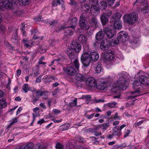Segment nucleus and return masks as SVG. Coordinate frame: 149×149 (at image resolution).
I'll list each match as a JSON object with an SVG mask.
<instances>
[{
	"mask_svg": "<svg viewBox=\"0 0 149 149\" xmlns=\"http://www.w3.org/2000/svg\"><path fill=\"white\" fill-rule=\"evenodd\" d=\"M124 19L128 24H132L136 22L137 19V15L136 13H132L128 15H125Z\"/></svg>",
	"mask_w": 149,
	"mask_h": 149,
	"instance_id": "obj_5",
	"label": "nucleus"
},
{
	"mask_svg": "<svg viewBox=\"0 0 149 149\" xmlns=\"http://www.w3.org/2000/svg\"><path fill=\"white\" fill-rule=\"evenodd\" d=\"M119 41L118 39L117 40H112L110 42V45L111 46H116L119 43Z\"/></svg>",
	"mask_w": 149,
	"mask_h": 149,
	"instance_id": "obj_39",
	"label": "nucleus"
},
{
	"mask_svg": "<svg viewBox=\"0 0 149 149\" xmlns=\"http://www.w3.org/2000/svg\"><path fill=\"white\" fill-rule=\"evenodd\" d=\"M97 82V81L92 77H88L86 81V85L90 87L95 86Z\"/></svg>",
	"mask_w": 149,
	"mask_h": 149,
	"instance_id": "obj_11",
	"label": "nucleus"
},
{
	"mask_svg": "<svg viewBox=\"0 0 149 149\" xmlns=\"http://www.w3.org/2000/svg\"><path fill=\"white\" fill-rule=\"evenodd\" d=\"M0 105L1 106V108L5 107L7 106L6 101L4 99L1 100H0Z\"/></svg>",
	"mask_w": 149,
	"mask_h": 149,
	"instance_id": "obj_35",
	"label": "nucleus"
},
{
	"mask_svg": "<svg viewBox=\"0 0 149 149\" xmlns=\"http://www.w3.org/2000/svg\"><path fill=\"white\" fill-rule=\"evenodd\" d=\"M115 0H110L109 1V4L110 6L113 5Z\"/></svg>",
	"mask_w": 149,
	"mask_h": 149,
	"instance_id": "obj_64",
	"label": "nucleus"
},
{
	"mask_svg": "<svg viewBox=\"0 0 149 149\" xmlns=\"http://www.w3.org/2000/svg\"><path fill=\"white\" fill-rule=\"evenodd\" d=\"M132 45L134 46L135 45H136L137 46L139 45V43L137 41V39H135L133 42L132 43Z\"/></svg>",
	"mask_w": 149,
	"mask_h": 149,
	"instance_id": "obj_54",
	"label": "nucleus"
},
{
	"mask_svg": "<svg viewBox=\"0 0 149 149\" xmlns=\"http://www.w3.org/2000/svg\"><path fill=\"white\" fill-rule=\"evenodd\" d=\"M94 135L97 136H98L102 134V133L100 131L94 132Z\"/></svg>",
	"mask_w": 149,
	"mask_h": 149,
	"instance_id": "obj_59",
	"label": "nucleus"
},
{
	"mask_svg": "<svg viewBox=\"0 0 149 149\" xmlns=\"http://www.w3.org/2000/svg\"><path fill=\"white\" fill-rule=\"evenodd\" d=\"M55 147L57 149H63V146L59 143H58L56 145Z\"/></svg>",
	"mask_w": 149,
	"mask_h": 149,
	"instance_id": "obj_47",
	"label": "nucleus"
},
{
	"mask_svg": "<svg viewBox=\"0 0 149 149\" xmlns=\"http://www.w3.org/2000/svg\"><path fill=\"white\" fill-rule=\"evenodd\" d=\"M100 125L99 126L96 125L95 127L93 129H94V132H97L99 130Z\"/></svg>",
	"mask_w": 149,
	"mask_h": 149,
	"instance_id": "obj_60",
	"label": "nucleus"
},
{
	"mask_svg": "<svg viewBox=\"0 0 149 149\" xmlns=\"http://www.w3.org/2000/svg\"><path fill=\"white\" fill-rule=\"evenodd\" d=\"M49 92L47 91H42L40 96L42 97V98L44 99H46L48 97V94Z\"/></svg>",
	"mask_w": 149,
	"mask_h": 149,
	"instance_id": "obj_34",
	"label": "nucleus"
},
{
	"mask_svg": "<svg viewBox=\"0 0 149 149\" xmlns=\"http://www.w3.org/2000/svg\"><path fill=\"white\" fill-rule=\"evenodd\" d=\"M94 114H91L90 115H86V117L88 119L92 118L94 116Z\"/></svg>",
	"mask_w": 149,
	"mask_h": 149,
	"instance_id": "obj_58",
	"label": "nucleus"
},
{
	"mask_svg": "<svg viewBox=\"0 0 149 149\" xmlns=\"http://www.w3.org/2000/svg\"><path fill=\"white\" fill-rule=\"evenodd\" d=\"M70 127V126L69 124H65L60 126L59 129L60 131H63L67 130Z\"/></svg>",
	"mask_w": 149,
	"mask_h": 149,
	"instance_id": "obj_32",
	"label": "nucleus"
},
{
	"mask_svg": "<svg viewBox=\"0 0 149 149\" xmlns=\"http://www.w3.org/2000/svg\"><path fill=\"white\" fill-rule=\"evenodd\" d=\"M86 14L84 13L81 15L79 21V24L80 27L84 29L88 30L89 28V26L87 22L85 17Z\"/></svg>",
	"mask_w": 149,
	"mask_h": 149,
	"instance_id": "obj_6",
	"label": "nucleus"
},
{
	"mask_svg": "<svg viewBox=\"0 0 149 149\" xmlns=\"http://www.w3.org/2000/svg\"><path fill=\"white\" fill-rule=\"evenodd\" d=\"M70 49L75 52H79L81 50V46L77 42L73 41L71 43Z\"/></svg>",
	"mask_w": 149,
	"mask_h": 149,
	"instance_id": "obj_9",
	"label": "nucleus"
},
{
	"mask_svg": "<svg viewBox=\"0 0 149 149\" xmlns=\"http://www.w3.org/2000/svg\"><path fill=\"white\" fill-rule=\"evenodd\" d=\"M128 36L127 33L125 31H121L117 34V38L120 41L122 42H125L126 38Z\"/></svg>",
	"mask_w": 149,
	"mask_h": 149,
	"instance_id": "obj_10",
	"label": "nucleus"
},
{
	"mask_svg": "<svg viewBox=\"0 0 149 149\" xmlns=\"http://www.w3.org/2000/svg\"><path fill=\"white\" fill-rule=\"evenodd\" d=\"M100 8L102 10L105 9L107 7V4L104 1H101L99 4Z\"/></svg>",
	"mask_w": 149,
	"mask_h": 149,
	"instance_id": "obj_33",
	"label": "nucleus"
},
{
	"mask_svg": "<svg viewBox=\"0 0 149 149\" xmlns=\"http://www.w3.org/2000/svg\"><path fill=\"white\" fill-rule=\"evenodd\" d=\"M109 46V45L106 44L104 41H102L101 43L100 47L102 50L105 51L108 49Z\"/></svg>",
	"mask_w": 149,
	"mask_h": 149,
	"instance_id": "obj_27",
	"label": "nucleus"
},
{
	"mask_svg": "<svg viewBox=\"0 0 149 149\" xmlns=\"http://www.w3.org/2000/svg\"><path fill=\"white\" fill-rule=\"evenodd\" d=\"M130 130L127 129L126 130H125V131L124 137L125 138L127 136L129 135L130 133Z\"/></svg>",
	"mask_w": 149,
	"mask_h": 149,
	"instance_id": "obj_49",
	"label": "nucleus"
},
{
	"mask_svg": "<svg viewBox=\"0 0 149 149\" xmlns=\"http://www.w3.org/2000/svg\"><path fill=\"white\" fill-rule=\"evenodd\" d=\"M112 26L109 25L103 29L104 32L109 38H111L114 36L115 31L113 29H112Z\"/></svg>",
	"mask_w": 149,
	"mask_h": 149,
	"instance_id": "obj_8",
	"label": "nucleus"
},
{
	"mask_svg": "<svg viewBox=\"0 0 149 149\" xmlns=\"http://www.w3.org/2000/svg\"><path fill=\"white\" fill-rule=\"evenodd\" d=\"M104 34L102 31H100L96 34L95 38L97 40H100L103 38Z\"/></svg>",
	"mask_w": 149,
	"mask_h": 149,
	"instance_id": "obj_29",
	"label": "nucleus"
},
{
	"mask_svg": "<svg viewBox=\"0 0 149 149\" xmlns=\"http://www.w3.org/2000/svg\"><path fill=\"white\" fill-rule=\"evenodd\" d=\"M109 123H106L102 124L100 125V128L102 130L103 132H104L107 130V129L110 126Z\"/></svg>",
	"mask_w": 149,
	"mask_h": 149,
	"instance_id": "obj_28",
	"label": "nucleus"
},
{
	"mask_svg": "<svg viewBox=\"0 0 149 149\" xmlns=\"http://www.w3.org/2000/svg\"><path fill=\"white\" fill-rule=\"evenodd\" d=\"M117 127V126L114 127L113 129L114 130L113 131V135H116L118 136L119 135V133L120 132V131L118 129V127L117 129L116 130H115L114 128H116Z\"/></svg>",
	"mask_w": 149,
	"mask_h": 149,
	"instance_id": "obj_43",
	"label": "nucleus"
},
{
	"mask_svg": "<svg viewBox=\"0 0 149 149\" xmlns=\"http://www.w3.org/2000/svg\"><path fill=\"white\" fill-rule=\"evenodd\" d=\"M47 47L45 45H42L40 46L38 49V51L41 53H43L46 52Z\"/></svg>",
	"mask_w": 149,
	"mask_h": 149,
	"instance_id": "obj_31",
	"label": "nucleus"
},
{
	"mask_svg": "<svg viewBox=\"0 0 149 149\" xmlns=\"http://www.w3.org/2000/svg\"><path fill=\"white\" fill-rule=\"evenodd\" d=\"M114 26L115 29L118 30L120 29L122 27L121 21L120 20H118L115 22L114 24Z\"/></svg>",
	"mask_w": 149,
	"mask_h": 149,
	"instance_id": "obj_22",
	"label": "nucleus"
},
{
	"mask_svg": "<svg viewBox=\"0 0 149 149\" xmlns=\"http://www.w3.org/2000/svg\"><path fill=\"white\" fill-rule=\"evenodd\" d=\"M72 27L71 26H68L65 27L64 26H62L60 28V30L62 29L64 30V33L65 36H71L73 34L74 31L71 29Z\"/></svg>",
	"mask_w": 149,
	"mask_h": 149,
	"instance_id": "obj_13",
	"label": "nucleus"
},
{
	"mask_svg": "<svg viewBox=\"0 0 149 149\" xmlns=\"http://www.w3.org/2000/svg\"><path fill=\"white\" fill-rule=\"evenodd\" d=\"M77 99L75 98L73 102L69 104V106L71 107H73L77 106Z\"/></svg>",
	"mask_w": 149,
	"mask_h": 149,
	"instance_id": "obj_41",
	"label": "nucleus"
},
{
	"mask_svg": "<svg viewBox=\"0 0 149 149\" xmlns=\"http://www.w3.org/2000/svg\"><path fill=\"white\" fill-rule=\"evenodd\" d=\"M22 89L25 93H27L28 91L32 92L33 91L32 88L29 87V85L26 84H25L23 85L22 87Z\"/></svg>",
	"mask_w": 149,
	"mask_h": 149,
	"instance_id": "obj_25",
	"label": "nucleus"
},
{
	"mask_svg": "<svg viewBox=\"0 0 149 149\" xmlns=\"http://www.w3.org/2000/svg\"><path fill=\"white\" fill-rule=\"evenodd\" d=\"M34 144L32 142L24 146H22L19 148H15L14 149H32L33 147Z\"/></svg>",
	"mask_w": 149,
	"mask_h": 149,
	"instance_id": "obj_19",
	"label": "nucleus"
},
{
	"mask_svg": "<svg viewBox=\"0 0 149 149\" xmlns=\"http://www.w3.org/2000/svg\"><path fill=\"white\" fill-rule=\"evenodd\" d=\"M22 41L24 43L25 47L26 48H30L32 47L33 43L28 40L23 39Z\"/></svg>",
	"mask_w": 149,
	"mask_h": 149,
	"instance_id": "obj_30",
	"label": "nucleus"
},
{
	"mask_svg": "<svg viewBox=\"0 0 149 149\" xmlns=\"http://www.w3.org/2000/svg\"><path fill=\"white\" fill-rule=\"evenodd\" d=\"M89 23L90 26L91 27L97 28L98 26L99 22L95 17L93 16L91 18Z\"/></svg>",
	"mask_w": 149,
	"mask_h": 149,
	"instance_id": "obj_14",
	"label": "nucleus"
},
{
	"mask_svg": "<svg viewBox=\"0 0 149 149\" xmlns=\"http://www.w3.org/2000/svg\"><path fill=\"white\" fill-rule=\"evenodd\" d=\"M56 42V41L55 40H50L49 41V42L50 43H51V45H52V46H53L54 45Z\"/></svg>",
	"mask_w": 149,
	"mask_h": 149,
	"instance_id": "obj_63",
	"label": "nucleus"
},
{
	"mask_svg": "<svg viewBox=\"0 0 149 149\" xmlns=\"http://www.w3.org/2000/svg\"><path fill=\"white\" fill-rule=\"evenodd\" d=\"M78 40L83 45H85L87 43V39L86 37L84 35H81L79 37Z\"/></svg>",
	"mask_w": 149,
	"mask_h": 149,
	"instance_id": "obj_20",
	"label": "nucleus"
},
{
	"mask_svg": "<svg viewBox=\"0 0 149 149\" xmlns=\"http://www.w3.org/2000/svg\"><path fill=\"white\" fill-rule=\"evenodd\" d=\"M74 78L77 81H83L85 80V78L84 76L79 73H77L75 76Z\"/></svg>",
	"mask_w": 149,
	"mask_h": 149,
	"instance_id": "obj_21",
	"label": "nucleus"
},
{
	"mask_svg": "<svg viewBox=\"0 0 149 149\" xmlns=\"http://www.w3.org/2000/svg\"><path fill=\"white\" fill-rule=\"evenodd\" d=\"M102 70V68L100 64H98L97 65L95 71L97 73H100Z\"/></svg>",
	"mask_w": 149,
	"mask_h": 149,
	"instance_id": "obj_36",
	"label": "nucleus"
},
{
	"mask_svg": "<svg viewBox=\"0 0 149 149\" xmlns=\"http://www.w3.org/2000/svg\"><path fill=\"white\" fill-rule=\"evenodd\" d=\"M43 79L44 80V81L46 83L49 82L51 81V75H47L45 76Z\"/></svg>",
	"mask_w": 149,
	"mask_h": 149,
	"instance_id": "obj_40",
	"label": "nucleus"
},
{
	"mask_svg": "<svg viewBox=\"0 0 149 149\" xmlns=\"http://www.w3.org/2000/svg\"><path fill=\"white\" fill-rule=\"evenodd\" d=\"M142 12L144 13L148 12V10L149 9V7L147 5H146L144 7L141 8Z\"/></svg>",
	"mask_w": 149,
	"mask_h": 149,
	"instance_id": "obj_42",
	"label": "nucleus"
},
{
	"mask_svg": "<svg viewBox=\"0 0 149 149\" xmlns=\"http://www.w3.org/2000/svg\"><path fill=\"white\" fill-rule=\"evenodd\" d=\"M104 57L107 60L111 61L113 60L115 58V55L112 53H107L104 54Z\"/></svg>",
	"mask_w": 149,
	"mask_h": 149,
	"instance_id": "obj_17",
	"label": "nucleus"
},
{
	"mask_svg": "<svg viewBox=\"0 0 149 149\" xmlns=\"http://www.w3.org/2000/svg\"><path fill=\"white\" fill-rule=\"evenodd\" d=\"M5 45L9 49H10L11 48V45L9 43V42L7 41H5Z\"/></svg>",
	"mask_w": 149,
	"mask_h": 149,
	"instance_id": "obj_55",
	"label": "nucleus"
},
{
	"mask_svg": "<svg viewBox=\"0 0 149 149\" xmlns=\"http://www.w3.org/2000/svg\"><path fill=\"white\" fill-rule=\"evenodd\" d=\"M83 10L86 13L88 12L90 8V6L89 4L86 3L83 7Z\"/></svg>",
	"mask_w": 149,
	"mask_h": 149,
	"instance_id": "obj_37",
	"label": "nucleus"
},
{
	"mask_svg": "<svg viewBox=\"0 0 149 149\" xmlns=\"http://www.w3.org/2000/svg\"><path fill=\"white\" fill-rule=\"evenodd\" d=\"M63 70L67 74L70 75H73L76 73L74 69L72 67L64 68Z\"/></svg>",
	"mask_w": 149,
	"mask_h": 149,
	"instance_id": "obj_16",
	"label": "nucleus"
},
{
	"mask_svg": "<svg viewBox=\"0 0 149 149\" xmlns=\"http://www.w3.org/2000/svg\"><path fill=\"white\" fill-rule=\"evenodd\" d=\"M17 119L16 118H15L12 119V121L11 122L10 125H8V127L9 128L11 127V126L13 125L15 123H16L17 122Z\"/></svg>",
	"mask_w": 149,
	"mask_h": 149,
	"instance_id": "obj_45",
	"label": "nucleus"
},
{
	"mask_svg": "<svg viewBox=\"0 0 149 149\" xmlns=\"http://www.w3.org/2000/svg\"><path fill=\"white\" fill-rule=\"evenodd\" d=\"M116 56L118 58L120 59H123V56L120 52L117 54H116Z\"/></svg>",
	"mask_w": 149,
	"mask_h": 149,
	"instance_id": "obj_52",
	"label": "nucleus"
},
{
	"mask_svg": "<svg viewBox=\"0 0 149 149\" xmlns=\"http://www.w3.org/2000/svg\"><path fill=\"white\" fill-rule=\"evenodd\" d=\"M22 110V107H20L18 109L17 112L16 114L17 115Z\"/></svg>",
	"mask_w": 149,
	"mask_h": 149,
	"instance_id": "obj_62",
	"label": "nucleus"
},
{
	"mask_svg": "<svg viewBox=\"0 0 149 149\" xmlns=\"http://www.w3.org/2000/svg\"><path fill=\"white\" fill-rule=\"evenodd\" d=\"M90 1L92 6H96L98 3V0H90Z\"/></svg>",
	"mask_w": 149,
	"mask_h": 149,
	"instance_id": "obj_46",
	"label": "nucleus"
},
{
	"mask_svg": "<svg viewBox=\"0 0 149 149\" xmlns=\"http://www.w3.org/2000/svg\"><path fill=\"white\" fill-rule=\"evenodd\" d=\"M139 91H138L132 92V94H134V95H131L129 96L128 97V99H132L133 98L136 97V96L139 95Z\"/></svg>",
	"mask_w": 149,
	"mask_h": 149,
	"instance_id": "obj_38",
	"label": "nucleus"
},
{
	"mask_svg": "<svg viewBox=\"0 0 149 149\" xmlns=\"http://www.w3.org/2000/svg\"><path fill=\"white\" fill-rule=\"evenodd\" d=\"M42 79V76L41 75L39 76L35 80V82L38 83L41 81Z\"/></svg>",
	"mask_w": 149,
	"mask_h": 149,
	"instance_id": "obj_50",
	"label": "nucleus"
},
{
	"mask_svg": "<svg viewBox=\"0 0 149 149\" xmlns=\"http://www.w3.org/2000/svg\"><path fill=\"white\" fill-rule=\"evenodd\" d=\"M52 112L54 113L56 115L60 114L61 113V111L57 109H53Z\"/></svg>",
	"mask_w": 149,
	"mask_h": 149,
	"instance_id": "obj_51",
	"label": "nucleus"
},
{
	"mask_svg": "<svg viewBox=\"0 0 149 149\" xmlns=\"http://www.w3.org/2000/svg\"><path fill=\"white\" fill-rule=\"evenodd\" d=\"M38 70H33V73L34 74V77L37 76L39 74V73L38 72Z\"/></svg>",
	"mask_w": 149,
	"mask_h": 149,
	"instance_id": "obj_53",
	"label": "nucleus"
},
{
	"mask_svg": "<svg viewBox=\"0 0 149 149\" xmlns=\"http://www.w3.org/2000/svg\"><path fill=\"white\" fill-rule=\"evenodd\" d=\"M118 80L114 83L112 86L110 85L112 83L113 79L109 77L106 78V82L107 86H110L111 87V90L116 92L118 90H125L128 85V82L127 80L129 79L128 74L125 72H122L118 74Z\"/></svg>",
	"mask_w": 149,
	"mask_h": 149,
	"instance_id": "obj_1",
	"label": "nucleus"
},
{
	"mask_svg": "<svg viewBox=\"0 0 149 149\" xmlns=\"http://www.w3.org/2000/svg\"><path fill=\"white\" fill-rule=\"evenodd\" d=\"M139 81L141 83L145 85H149V77L143 76H140L139 77Z\"/></svg>",
	"mask_w": 149,
	"mask_h": 149,
	"instance_id": "obj_15",
	"label": "nucleus"
},
{
	"mask_svg": "<svg viewBox=\"0 0 149 149\" xmlns=\"http://www.w3.org/2000/svg\"><path fill=\"white\" fill-rule=\"evenodd\" d=\"M17 3L16 4H14L11 8H12L14 6V5H16L17 4L18 2H19V4L22 6H24L27 5L29 4V0H18V1L17 0Z\"/></svg>",
	"mask_w": 149,
	"mask_h": 149,
	"instance_id": "obj_24",
	"label": "nucleus"
},
{
	"mask_svg": "<svg viewBox=\"0 0 149 149\" xmlns=\"http://www.w3.org/2000/svg\"><path fill=\"white\" fill-rule=\"evenodd\" d=\"M112 13L111 10H109L103 14L101 16L100 19L102 23L104 25L108 21V18L112 15Z\"/></svg>",
	"mask_w": 149,
	"mask_h": 149,
	"instance_id": "obj_7",
	"label": "nucleus"
},
{
	"mask_svg": "<svg viewBox=\"0 0 149 149\" xmlns=\"http://www.w3.org/2000/svg\"><path fill=\"white\" fill-rule=\"evenodd\" d=\"M121 17V14L119 13H116L113 14L111 18L114 21L116 22L120 20V19Z\"/></svg>",
	"mask_w": 149,
	"mask_h": 149,
	"instance_id": "obj_23",
	"label": "nucleus"
},
{
	"mask_svg": "<svg viewBox=\"0 0 149 149\" xmlns=\"http://www.w3.org/2000/svg\"><path fill=\"white\" fill-rule=\"evenodd\" d=\"M99 90H104L107 87V84L105 81H97V82L95 86Z\"/></svg>",
	"mask_w": 149,
	"mask_h": 149,
	"instance_id": "obj_12",
	"label": "nucleus"
},
{
	"mask_svg": "<svg viewBox=\"0 0 149 149\" xmlns=\"http://www.w3.org/2000/svg\"><path fill=\"white\" fill-rule=\"evenodd\" d=\"M21 70H20L18 69L16 71V75L17 77H19L21 74Z\"/></svg>",
	"mask_w": 149,
	"mask_h": 149,
	"instance_id": "obj_61",
	"label": "nucleus"
},
{
	"mask_svg": "<svg viewBox=\"0 0 149 149\" xmlns=\"http://www.w3.org/2000/svg\"><path fill=\"white\" fill-rule=\"evenodd\" d=\"M6 29V27L4 25H0V31H3Z\"/></svg>",
	"mask_w": 149,
	"mask_h": 149,
	"instance_id": "obj_57",
	"label": "nucleus"
},
{
	"mask_svg": "<svg viewBox=\"0 0 149 149\" xmlns=\"http://www.w3.org/2000/svg\"><path fill=\"white\" fill-rule=\"evenodd\" d=\"M117 103L115 102H111L107 104L106 105L107 107H113L116 105Z\"/></svg>",
	"mask_w": 149,
	"mask_h": 149,
	"instance_id": "obj_44",
	"label": "nucleus"
},
{
	"mask_svg": "<svg viewBox=\"0 0 149 149\" xmlns=\"http://www.w3.org/2000/svg\"><path fill=\"white\" fill-rule=\"evenodd\" d=\"M98 54L96 52H91L89 54L88 52L84 53L81 57V61L83 65L88 66L91 61H97L99 58Z\"/></svg>",
	"mask_w": 149,
	"mask_h": 149,
	"instance_id": "obj_2",
	"label": "nucleus"
},
{
	"mask_svg": "<svg viewBox=\"0 0 149 149\" xmlns=\"http://www.w3.org/2000/svg\"><path fill=\"white\" fill-rule=\"evenodd\" d=\"M67 53L70 58L72 61L73 60L74 64L77 69L79 68V64L78 62V58L77 56H75L74 52L70 48H68L67 49Z\"/></svg>",
	"mask_w": 149,
	"mask_h": 149,
	"instance_id": "obj_4",
	"label": "nucleus"
},
{
	"mask_svg": "<svg viewBox=\"0 0 149 149\" xmlns=\"http://www.w3.org/2000/svg\"><path fill=\"white\" fill-rule=\"evenodd\" d=\"M90 13L93 15H97L99 13L98 8L95 6H92L90 8Z\"/></svg>",
	"mask_w": 149,
	"mask_h": 149,
	"instance_id": "obj_18",
	"label": "nucleus"
},
{
	"mask_svg": "<svg viewBox=\"0 0 149 149\" xmlns=\"http://www.w3.org/2000/svg\"><path fill=\"white\" fill-rule=\"evenodd\" d=\"M17 3V0H0V10L3 8L11 9L14 4Z\"/></svg>",
	"mask_w": 149,
	"mask_h": 149,
	"instance_id": "obj_3",
	"label": "nucleus"
},
{
	"mask_svg": "<svg viewBox=\"0 0 149 149\" xmlns=\"http://www.w3.org/2000/svg\"><path fill=\"white\" fill-rule=\"evenodd\" d=\"M77 23V19L75 17H73L70 21V24L72 25L71 27L73 29H74Z\"/></svg>",
	"mask_w": 149,
	"mask_h": 149,
	"instance_id": "obj_26",
	"label": "nucleus"
},
{
	"mask_svg": "<svg viewBox=\"0 0 149 149\" xmlns=\"http://www.w3.org/2000/svg\"><path fill=\"white\" fill-rule=\"evenodd\" d=\"M42 145L40 143H38L37 144L36 146V149H41Z\"/></svg>",
	"mask_w": 149,
	"mask_h": 149,
	"instance_id": "obj_56",
	"label": "nucleus"
},
{
	"mask_svg": "<svg viewBox=\"0 0 149 149\" xmlns=\"http://www.w3.org/2000/svg\"><path fill=\"white\" fill-rule=\"evenodd\" d=\"M91 97L89 95H83L82 97L80 99H86L88 100H91Z\"/></svg>",
	"mask_w": 149,
	"mask_h": 149,
	"instance_id": "obj_48",
	"label": "nucleus"
}]
</instances>
